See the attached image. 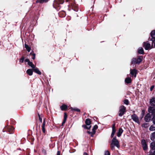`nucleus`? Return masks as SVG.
I'll list each match as a JSON object with an SVG mask.
<instances>
[{
  "label": "nucleus",
  "mask_w": 155,
  "mask_h": 155,
  "mask_svg": "<svg viewBox=\"0 0 155 155\" xmlns=\"http://www.w3.org/2000/svg\"><path fill=\"white\" fill-rule=\"evenodd\" d=\"M126 107L124 105L121 106L119 108L118 112V115L120 117H122L124 115L126 112Z\"/></svg>",
  "instance_id": "obj_3"
},
{
  "label": "nucleus",
  "mask_w": 155,
  "mask_h": 155,
  "mask_svg": "<svg viewBox=\"0 0 155 155\" xmlns=\"http://www.w3.org/2000/svg\"><path fill=\"white\" fill-rule=\"evenodd\" d=\"M150 145L152 146L153 148H154V146H155V143L154 142H152L150 143Z\"/></svg>",
  "instance_id": "obj_41"
},
{
  "label": "nucleus",
  "mask_w": 155,
  "mask_h": 155,
  "mask_svg": "<svg viewBox=\"0 0 155 155\" xmlns=\"http://www.w3.org/2000/svg\"><path fill=\"white\" fill-rule=\"evenodd\" d=\"M150 35L151 37V38H149V41H152V45H153V41H154V39H155V30H153L150 33Z\"/></svg>",
  "instance_id": "obj_6"
},
{
  "label": "nucleus",
  "mask_w": 155,
  "mask_h": 155,
  "mask_svg": "<svg viewBox=\"0 0 155 155\" xmlns=\"http://www.w3.org/2000/svg\"><path fill=\"white\" fill-rule=\"evenodd\" d=\"M74 11H75L76 12H77L78 11V9L77 8H76V9H74Z\"/></svg>",
  "instance_id": "obj_57"
},
{
  "label": "nucleus",
  "mask_w": 155,
  "mask_h": 155,
  "mask_svg": "<svg viewBox=\"0 0 155 155\" xmlns=\"http://www.w3.org/2000/svg\"><path fill=\"white\" fill-rule=\"evenodd\" d=\"M87 133L88 134H91V133H92V132H91V131H87Z\"/></svg>",
  "instance_id": "obj_53"
},
{
  "label": "nucleus",
  "mask_w": 155,
  "mask_h": 155,
  "mask_svg": "<svg viewBox=\"0 0 155 155\" xmlns=\"http://www.w3.org/2000/svg\"><path fill=\"white\" fill-rule=\"evenodd\" d=\"M112 145H115L118 148L120 147V145L119 141L117 139L116 136L114 137L111 141V143Z\"/></svg>",
  "instance_id": "obj_4"
},
{
  "label": "nucleus",
  "mask_w": 155,
  "mask_h": 155,
  "mask_svg": "<svg viewBox=\"0 0 155 155\" xmlns=\"http://www.w3.org/2000/svg\"><path fill=\"white\" fill-rule=\"evenodd\" d=\"M33 70L29 69L26 71V73L29 76H31L32 75L33 73Z\"/></svg>",
  "instance_id": "obj_17"
},
{
  "label": "nucleus",
  "mask_w": 155,
  "mask_h": 155,
  "mask_svg": "<svg viewBox=\"0 0 155 155\" xmlns=\"http://www.w3.org/2000/svg\"><path fill=\"white\" fill-rule=\"evenodd\" d=\"M38 115L39 117V120L40 121L41 123L42 122V119L41 117L40 116L39 113H38Z\"/></svg>",
  "instance_id": "obj_38"
},
{
  "label": "nucleus",
  "mask_w": 155,
  "mask_h": 155,
  "mask_svg": "<svg viewBox=\"0 0 155 155\" xmlns=\"http://www.w3.org/2000/svg\"><path fill=\"white\" fill-rule=\"evenodd\" d=\"M151 115L149 113L147 114L144 117V121L146 122H150V120H151L152 118L151 117Z\"/></svg>",
  "instance_id": "obj_8"
},
{
  "label": "nucleus",
  "mask_w": 155,
  "mask_h": 155,
  "mask_svg": "<svg viewBox=\"0 0 155 155\" xmlns=\"http://www.w3.org/2000/svg\"><path fill=\"white\" fill-rule=\"evenodd\" d=\"M131 119L135 122L138 124H140V121L139 118L135 114H132L131 115Z\"/></svg>",
  "instance_id": "obj_5"
},
{
  "label": "nucleus",
  "mask_w": 155,
  "mask_h": 155,
  "mask_svg": "<svg viewBox=\"0 0 155 155\" xmlns=\"http://www.w3.org/2000/svg\"><path fill=\"white\" fill-rule=\"evenodd\" d=\"M54 1V3L53 5V7L57 11H58L60 8V5L62 4L64 2V0H58Z\"/></svg>",
  "instance_id": "obj_2"
},
{
  "label": "nucleus",
  "mask_w": 155,
  "mask_h": 155,
  "mask_svg": "<svg viewBox=\"0 0 155 155\" xmlns=\"http://www.w3.org/2000/svg\"><path fill=\"white\" fill-rule=\"evenodd\" d=\"M137 52L140 54H144V50L142 48H139Z\"/></svg>",
  "instance_id": "obj_20"
},
{
  "label": "nucleus",
  "mask_w": 155,
  "mask_h": 155,
  "mask_svg": "<svg viewBox=\"0 0 155 155\" xmlns=\"http://www.w3.org/2000/svg\"><path fill=\"white\" fill-rule=\"evenodd\" d=\"M33 57L32 58L33 60H34L35 58L36 54L35 53H33L32 54Z\"/></svg>",
  "instance_id": "obj_42"
},
{
  "label": "nucleus",
  "mask_w": 155,
  "mask_h": 155,
  "mask_svg": "<svg viewBox=\"0 0 155 155\" xmlns=\"http://www.w3.org/2000/svg\"><path fill=\"white\" fill-rule=\"evenodd\" d=\"M125 83L127 84H129L131 83V79L130 78H126L125 79Z\"/></svg>",
  "instance_id": "obj_19"
},
{
  "label": "nucleus",
  "mask_w": 155,
  "mask_h": 155,
  "mask_svg": "<svg viewBox=\"0 0 155 155\" xmlns=\"http://www.w3.org/2000/svg\"><path fill=\"white\" fill-rule=\"evenodd\" d=\"M24 59H25L24 57L23 56H22L21 57V58L20 59V60L19 61L21 63H22L24 61Z\"/></svg>",
  "instance_id": "obj_35"
},
{
  "label": "nucleus",
  "mask_w": 155,
  "mask_h": 155,
  "mask_svg": "<svg viewBox=\"0 0 155 155\" xmlns=\"http://www.w3.org/2000/svg\"><path fill=\"white\" fill-rule=\"evenodd\" d=\"M141 127L144 128H147L148 127V123H144L141 124Z\"/></svg>",
  "instance_id": "obj_31"
},
{
  "label": "nucleus",
  "mask_w": 155,
  "mask_h": 155,
  "mask_svg": "<svg viewBox=\"0 0 155 155\" xmlns=\"http://www.w3.org/2000/svg\"><path fill=\"white\" fill-rule=\"evenodd\" d=\"M7 131L9 132V134H12L14 133V128L13 127L8 126L6 128Z\"/></svg>",
  "instance_id": "obj_13"
},
{
  "label": "nucleus",
  "mask_w": 155,
  "mask_h": 155,
  "mask_svg": "<svg viewBox=\"0 0 155 155\" xmlns=\"http://www.w3.org/2000/svg\"><path fill=\"white\" fill-rule=\"evenodd\" d=\"M87 133L88 134H91V133H92V132H91V131H87Z\"/></svg>",
  "instance_id": "obj_52"
},
{
  "label": "nucleus",
  "mask_w": 155,
  "mask_h": 155,
  "mask_svg": "<svg viewBox=\"0 0 155 155\" xmlns=\"http://www.w3.org/2000/svg\"><path fill=\"white\" fill-rule=\"evenodd\" d=\"M25 47L27 50L28 52H29L31 50V48L26 44H25Z\"/></svg>",
  "instance_id": "obj_27"
},
{
  "label": "nucleus",
  "mask_w": 155,
  "mask_h": 155,
  "mask_svg": "<svg viewBox=\"0 0 155 155\" xmlns=\"http://www.w3.org/2000/svg\"><path fill=\"white\" fill-rule=\"evenodd\" d=\"M95 134V133H94L93 132H92L91 133V134H90V136L91 137H93L94 136V135Z\"/></svg>",
  "instance_id": "obj_46"
},
{
  "label": "nucleus",
  "mask_w": 155,
  "mask_h": 155,
  "mask_svg": "<svg viewBox=\"0 0 155 155\" xmlns=\"http://www.w3.org/2000/svg\"><path fill=\"white\" fill-rule=\"evenodd\" d=\"M25 62H27L28 63V61H29V59L28 58L26 59L25 60Z\"/></svg>",
  "instance_id": "obj_47"
},
{
  "label": "nucleus",
  "mask_w": 155,
  "mask_h": 155,
  "mask_svg": "<svg viewBox=\"0 0 155 155\" xmlns=\"http://www.w3.org/2000/svg\"><path fill=\"white\" fill-rule=\"evenodd\" d=\"M82 127H83L85 129H87L88 130L90 129L91 128V126H88L86 124L85 125H83L82 126Z\"/></svg>",
  "instance_id": "obj_32"
},
{
  "label": "nucleus",
  "mask_w": 155,
  "mask_h": 155,
  "mask_svg": "<svg viewBox=\"0 0 155 155\" xmlns=\"http://www.w3.org/2000/svg\"><path fill=\"white\" fill-rule=\"evenodd\" d=\"M144 115L143 114V113H141L140 116V120H142V119L144 117Z\"/></svg>",
  "instance_id": "obj_40"
},
{
  "label": "nucleus",
  "mask_w": 155,
  "mask_h": 155,
  "mask_svg": "<svg viewBox=\"0 0 155 155\" xmlns=\"http://www.w3.org/2000/svg\"><path fill=\"white\" fill-rule=\"evenodd\" d=\"M115 145H112L111 144H110V147L111 148V149L112 150H114L115 149Z\"/></svg>",
  "instance_id": "obj_39"
},
{
  "label": "nucleus",
  "mask_w": 155,
  "mask_h": 155,
  "mask_svg": "<svg viewBox=\"0 0 155 155\" xmlns=\"http://www.w3.org/2000/svg\"><path fill=\"white\" fill-rule=\"evenodd\" d=\"M70 109H71V110L72 111H77L78 112H80V110L76 107H71Z\"/></svg>",
  "instance_id": "obj_25"
},
{
  "label": "nucleus",
  "mask_w": 155,
  "mask_h": 155,
  "mask_svg": "<svg viewBox=\"0 0 155 155\" xmlns=\"http://www.w3.org/2000/svg\"><path fill=\"white\" fill-rule=\"evenodd\" d=\"M60 108L62 110L64 111L67 109L68 106L64 104L61 106Z\"/></svg>",
  "instance_id": "obj_18"
},
{
  "label": "nucleus",
  "mask_w": 155,
  "mask_h": 155,
  "mask_svg": "<svg viewBox=\"0 0 155 155\" xmlns=\"http://www.w3.org/2000/svg\"><path fill=\"white\" fill-rule=\"evenodd\" d=\"M98 127L97 125H95L93 127V128L92 129V130L93 132L94 133H96V130L98 128Z\"/></svg>",
  "instance_id": "obj_29"
},
{
  "label": "nucleus",
  "mask_w": 155,
  "mask_h": 155,
  "mask_svg": "<svg viewBox=\"0 0 155 155\" xmlns=\"http://www.w3.org/2000/svg\"><path fill=\"white\" fill-rule=\"evenodd\" d=\"M115 133H111V138H112L114 137V135Z\"/></svg>",
  "instance_id": "obj_48"
},
{
  "label": "nucleus",
  "mask_w": 155,
  "mask_h": 155,
  "mask_svg": "<svg viewBox=\"0 0 155 155\" xmlns=\"http://www.w3.org/2000/svg\"><path fill=\"white\" fill-rule=\"evenodd\" d=\"M143 58L142 56H138L137 58H132L130 62L131 64H139L142 61Z\"/></svg>",
  "instance_id": "obj_1"
},
{
  "label": "nucleus",
  "mask_w": 155,
  "mask_h": 155,
  "mask_svg": "<svg viewBox=\"0 0 155 155\" xmlns=\"http://www.w3.org/2000/svg\"><path fill=\"white\" fill-rule=\"evenodd\" d=\"M67 118V115L66 113H64L63 121L62 122V126L65 123V122L66 121Z\"/></svg>",
  "instance_id": "obj_23"
},
{
  "label": "nucleus",
  "mask_w": 155,
  "mask_h": 155,
  "mask_svg": "<svg viewBox=\"0 0 155 155\" xmlns=\"http://www.w3.org/2000/svg\"><path fill=\"white\" fill-rule=\"evenodd\" d=\"M121 134H121L120 133L117 132V136L118 137H119L121 136Z\"/></svg>",
  "instance_id": "obj_45"
},
{
  "label": "nucleus",
  "mask_w": 155,
  "mask_h": 155,
  "mask_svg": "<svg viewBox=\"0 0 155 155\" xmlns=\"http://www.w3.org/2000/svg\"><path fill=\"white\" fill-rule=\"evenodd\" d=\"M149 103L150 106L155 107V97H153L150 99Z\"/></svg>",
  "instance_id": "obj_12"
},
{
  "label": "nucleus",
  "mask_w": 155,
  "mask_h": 155,
  "mask_svg": "<svg viewBox=\"0 0 155 155\" xmlns=\"http://www.w3.org/2000/svg\"><path fill=\"white\" fill-rule=\"evenodd\" d=\"M150 44L148 42V41L146 42H144L143 45L145 50H148L150 47Z\"/></svg>",
  "instance_id": "obj_11"
},
{
  "label": "nucleus",
  "mask_w": 155,
  "mask_h": 155,
  "mask_svg": "<svg viewBox=\"0 0 155 155\" xmlns=\"http://www.w3.org/2000/svg\"><path fill=\"white\" fill-rule=\"evenodd\" d=\"M57 155H60V152L59 151H58L57 153Z\"/></svg>",
  "instance_id": "obj_51"
},
{
  "label": "nucleus",
  "mask_w": 155,
  "mask_h": 155,
  "mask_svg": "<svg viewBox=\"0 0 155 155\" xmlns=\"http://www.w3.org/2000/svg\"><path fill=\"white\" fill-rule=\"evenodd\" d=\"M123 102H124V103L125 104H126L127 105H128L129 103V101H128V100L126 99L124 100Z\"/></svg>",
  "instance_id": "obj_34"
},
{
  "label": "nucleus",
  "mask_w": 155,
  "mask_h": 155,
  "mask_svg": "<svg viewBox=\"0 0 155 155\" xmlns=\"http://www.w3.org/2000/svg\"><path fill=\"white\" fill-rule=\"evenodd\" d=\"M115 124H114L112 125V133H115L116 132V130L115 128Z\"/></svg>",
  "instance_id": "obj_30"
},
{
  "label": "nucleus",
  "mask_w": 155,
  "mask_h": 155,
  "mask_svg": "<svg viewBox=\"0 0 155 155\" xmlns=\"http://www.w3.org/2000/svg\"><path fill=\"white\" fill-rule=\"evenodd\" d=\"M29 55H32V52H31L30 53V54H29Z\"/></svg>",
  "instance_id": "obj_58"
},
{
  "label": "nucleus",
  "mask_w": 155,
  "mask_h": 155,
  "mask_svg": "<svg viewBox=\"0 0 155 155\" xmlns=\"http://www.w3.org/2000/svg\"><path fill=\"white\" fill-rule=\"evenodd\" d=\"M154 43V48H155V39H154V41H153V44Z\"/></svg>",
  "instance_id": "obj_55"
},
{
  "label": "nucleus",
  "mask_w": 155,
  "mask_h": 155,
  "mask_svg": "<svg viewBox=\"0 0 155 155\" xmlns=\"http://www.w3.org/2000/svg\"><path fill=\"white\" fill-rule=\"evenodd\" d=\"M137 73V70L136 69H130V74L132 76H134L135 78H136Z\"/></svg>",
  "instance_id": "obj_10"
},
{
  "label": "nucleus",
  "mask_w": 155,
  "mask_h": 155,
  "mask_svg": "<svg viewBox=\"0 0 155 155\" xmlns=\"http://www.w3.org/2000/svg\"><path fill=\"white\" fill-rule=\"evenodd\" d=\"M150 139L151 140L155 142V131L151 134Z\"/></svg>",
  "instance_id": "obj_16"
},
{
  "label": "nucleus",
  "mask_w": 155,
  "mask_h": 155,
  "mask_svg": "<svg viewBox=\"0 0 155 155\" xmlns=\"http://www.w3.org/2000/svg\"><path fill=\"white\" fill-rule=\"evenodd\" d=\"M152 116V117L151 119V120L152 121L153 124L155 125V115Z\"/></svg>",
  "instance_id": "obj_33"
},
{
  "label": "nucleus",
  "mask_w": 155,
  "mask_h": 155,
  "mask_svg": "<svg viewBox=\"0 0 155 155\" xmlns=\"http://www.w3.org/2000/svg\"><path fill=\"white\" fill-rule=\"evenodd\" d=\"M141 143L144 150H146L147 149V145L146 143L145 140L142 139L141 140Z\"/></svg>",
  "instance_id": "obj_9"
},
{
  "label": "nucleus",
  "mask_w": 155,
  "mask_h": 155,
  "mask_svg": "<svg viewBox=\"0 0 155 155\" xmlns=\"http://www.w3.org/2000/svg\"><path fill=\"white\" fill-rule=\"evenodd\" d=\"M147 155H153V154L152 152H151V151L150 150V151L149 152V153Z\"/></svg>",
  "instance_id": "obj_50"
},
{
  "label": "nucleus",
  "mask_w": 155,
  "mask_h": 155,
  "mask_svg": "<svg viewBox=\"0 0 155 155\" xmlns=\"http://www.w3.org/2000/svg\"><path fill=\"white\" fill-rule=\"evenodd\" d=\"M83 155H88L87 153L86 152H84L83 154Z\"/></svg>",
  "instance_id": "obj_56"
},
{
  "label": "nucleus",
  "mask_w": 155,
  "mask_h": 155,
  "mask_svg": "<svg viewBox=\"0 0 155 155\" xmlns=\"http://www.w3.org/2000/svg\"><path fill=\"white\" fill-rule=\"evenodd\" d=\"M48 1V0H37L36 1V3H39L40 4H42L44 3L47 2Z\"/></svg>",
  "instance_id": "obj_21"
},
{
  "label": "nucleus",
  "mask_w": 155,
  "mask_h": 155,
  "mask_svg": "<svg viewBox=\"0 0 155 155\" xmlns=\"http://www.w3.org/2000/svg\"><path fill=\"white\" fill-rule=\"evenodd\" d=\"M123 131V130L121 128L119 129L118 132L122 134Z\"/></svg>",
  "instance_id": "obj_37"
},
{
  "label": "nucleus",
  "mask_w": 155,
  "mask_h": 155,
  "mask_svg": "<svg viewBox=\"0 0 155 155\" xmlns=\"http://www.w3.org/2000/svg\"><path fill=\"white\" fill-rule=\"evenodd\" d=\"M145 110H142L141 113H143V114L144 115V114H145Z\"/></svg>",
  "instance_id": "obj_54"
},
{
  "label": "nucleus",
  "mask_w": 155,
  "mask_h": 155,
  "mask_svg": "<svg viewBox=\"0 0 155 155\" xmlns=\"http://www.w3.org/2000/svg\"><path fill=\"white\" fill-rule=\"evenodd\" d=\"M149 113H151V115L152 116L155 115V107L150 106L149 107L148 109Z\"/></svg>",
  "instance_id": "obj_7"
},
{
  "label": "nucleus",
  "mask_w": 155,
  "mask_h": 155,
  "mask_svg": "<svg viewBox=\"0 0 155 155\" xmlns=\"http://www.w3.org/2000/svg\"><path fill=\"white\" fill-rule=\"evenodd\" d=\"M154 87V85L150 87V91H152L153 90V89Z\"/></svg>",
  "instance_id": "obj_44"
},
{
  "label": "nucleus",
  "mask_w": 155,
  "mask_h": 155,
  "mask_svg": "<svg viewBox=\"0 0 155 155\" xmlns=\"http://www.w3.org/2000/svg\"><path fill=\"white\" fill-rule=\"evenodd\" d=\"M67 118V115L66 113H64L63 121L62 122V126L65 123V122L66 121Z\"/></svg>",
  "instance_id": "obj_22"
},
{
  "label": "nucleus",
  "mask_w": 155,
  "mask_h": 155,
  "mask_svg": "<svg viewBox=\"0 0 155 155\" xmlns=\"http://www.w3.org/2000/svg\"><path fill=\"white\" fill-rule=\"evenodd\" d=\"M85 123L88 126H90V125L91 124V121L89 119H87L86 120Z\"/></svg>",
  "instance_id": "obj_24"
},
{
  "label": "nucleus",
  "mask_w": 155,
  "mask_h": 155,
  "mask_svg": "<svg viewBox=\"0 0 155 155\" xmlns=\"http://www.w3.org/2000/svg\"><path fill=\"white\" fill-rule=\"evenodd\" d=\"M150 151L152 152L153 155H155V150H151Z\"/></svg>",
  "instance_id": "obj_43"
},
{
  "label": "nucleus",
  "mask_w": 155,
  "mask_h": 155,
  "mask_svg": "<svg viewBox=\"0 0 155 155\" xmlns=\"http://www.w3.org/2000/svg\"><path fill=\"white\" fill-rule=\"evenodd\" d=\"M154 124L152 125L150 127L149 130L150 131H153L155 130V126H154Z\"/></svg>",
  "instance_id": "obj_28"
},
{
  "label": "nucleus",
  "mask_w": 155,
  "mask_h": 155,
  "mask_svg": "<svg viewBox=\"0 0 155 155\" xmlns=\"http://www.w3.org/2000/svg\"><path fill=\"white\" fill-rule=\"evenodd\" d=\"M28 64L32 68H35V66L32 63V62L30 61H28Z\"/></svg>",
  "instance_id": "obj_26"
},
{
  "label": "nucleus",
  "mask_w": 155,
  "mask_h": 155,
  "mask_svg": "<svg viewBox=\"0 0 155 155\" xmlns=\"http://www.w3.org/2000/svg\"><path fill=\"white\" fill-rule=\"evenodd\" d=\"M154 148H153L152 147V146L150 145V147H151V150H155V146H154Z\"/></svg>",
  "instance_id": "obj_49"
},
{
  "label": "nucleus",
  "mask_w": 155,
  "mask_h": 155,
  "mask_svg": "<svg viewBox=\"0 0 155 155\" xmlns=\"http://www.w3.org/2000/svg\"><path fill=\"white\" fill-rule=\"evenodd\" d=\"M33 71L35 73L41 75V72L39 70L38 68H33Z\"/></svg>",
  "instance_id": "obj_15"
},
{
  "label": "nucleus",
  "mask_w": 155,
  "mask_h": 155,
  "mask_svg": "<svg viewBox=\"0 0 155 155\" xmlns=\"http://www.w3.org/2000/svg\"><path fill=\"white\" fill-rule=\"evenodd\" d=\"M46 124L45 120V119H44L42 125L41 126L42 127V130L43 132L45 134V127Z\"/></svg>",
  "instance_id": "obj_14"
},
{
  "label": "nucleus",
  "mask_w": 155,
  "mask_h": 155,
  "mask_svg": "<svg viewBox=\"0 0 155 155\" xmlns=\"http://www.w3.org/2000/svg\"><path fill=\"white\" fill-rule=\"evenodd\" d=\"M104 155H110V153L107 150L105 151L104 152Z\"/></svg>",
  "instance_id": "obj_36"
}]
</instances>
